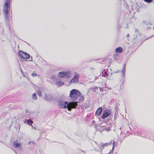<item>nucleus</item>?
I'll list each match as a JSON object with an SVG mask.
<instances>
[{
  "mask_svg": "<svg viewBox=\"0 0 154 154\" xmlns=\"http://www.w3.org/2000/svg\"><path fill=\"white\" fill-rule=\"evenodd\" d=\"M58 103V106L60 108H67L69 111H71L72 109L75 108L78 105L77 102H69L67 101H64V100L62 99L59 100Z\"/></svg>",
  "mask_w": 154,
  "mask_h": 154,
  "instance_id": "f257e3e1",
  "label": "nucleus"
},
{
  "mask_svg": "<svg viewBox=\"0 0 154 154\" xmlns=\"http://www.w3.org/2000/svg\"><path fill=\"white\" fill-rule=\"evenodd\" d=\"M81 95V92L79 90L73 89L70 92L69 97L73 99H77Z\"/></svg>",
  "mask_w": 154,
  "mask_h": 154,
  "instance_id": "f03ea898",
  "label": "nucleus"
},
{
  "mask_svg": "<svg viewBox=\"0 0 154 154\" xmlns=\"http://www.w3.org/2000/svg\"><path fill=\"white\" fill-rule=\"evenodd\" d=\"M3 13L6 21L9 22L12 15L11 11L10 10H3Z\"/></svg>",
  "mask_w": 154,
  "mask_h": 154,
  "instance_id": "7ed1b4c3",
  "label": "nucleus"
},
{
  "mask_svg": "<svg viewBox=\"0 0 154 154\" xmlns=\"http://www.w3.org/2000/svg\"><path fill=\"white\" fill-rule=\"evenodd\" d=\"M71 72L69 71L60 72H59V76L61 78L66 77L68 78L70 77Z\"/></svg>",
  "mask_w": 154,
  "mask_h": 154,
  "instance_id": "20e7f679",
  "label": "nucleus"
},
{
  "mask_svg": "<svg viewBox=\"0 0 154 154\" xmlns=\"http://www.w3.org/2000/svg\"><path fill=\"white\" fill-rule=\"evenodd\" d=\"M18 54L23 59H29L30 58L29 54L21 51L19 52Z\"/></svg>",
  "mask_w": 154,
  "mask_h": 154,
  "instance_id": "39448f33",
  "label": "nucleus"
},
{
  "mask_svg": "<svg viewBox=\"0 0 154 154\" xmlns=\"http://www.w3.org/2000/svg\"><path fill=\"white\" fill-rule=\"evenodd\" d=\"M111 114V112L108 109L104 110L101 117V118L104 119Z\"/></svg>",
  "mask_w": 154,
  "mask_h": 154,
  "instance_id": "423d86ee",
  "label": "nucleus"
},
{
  "mask_svg": "<svg viewBox=\"0 0 154 154\" xmlns=\"http://www.w3.org/2000/svg\"><path fill=\"white\" fill-rule=\"evenodd\" d=\"M111 127L108 126L107 124H106L105 125L103 126H101L100 128L101 131H106L107 132L111 130Z\"/></svg>",
  "mask_w": 154,
  "mask_h": 154,
  "instance_id": "0eeeda50",
  "label": "nucleus"
},
{
  "mask_svg": "<svg viewBox=\"0 0 154 154\" xmlns=\"http://www.w3.org/2000/svg\"><path fill=\"white\" fill-rule=\"evenodd\" d=\"M11 0H6V2L5 3L4 7L5 10H9L10 9Z\"/></svg>",
  "mask_w": 154,
  "mask_h": 154,
  "instance_id": "6e6552de",
  "label": "nucleus"
},
{
  "mask_svg": "<svg viewBox=\"0 0 154 154\" xmlns=\"http://www.w3.org/2000/svg\"><path fill=\"white\" fill-rule=\"evenodd\" d=\"M79 79V75H75L74 76L73 78L70 81V82L72 83L74 82H78Z\"/></svg>",
  "mask_w": 154,
  "mask_h": 154,
  "instance_id": "1a4fd4ad",
  "label": "nucleus"
},
{
  "mask_svg": "<svg viewBox=\"0 0 154 154\" xmlns=\"http://www.w3.org/2000/svg\"><path fill=\"white\" fill-rule=\"evenodd\" d=\"M105 145H106V146H107V144H104L103 143H101L98 146V147L99 148V149H96V150L97 151L101 152L102 150L104 148V146Z\"/></svg>",
  "mask_w": 154,
  "mask_h": 154,
  "instance_id": "9d476101",
  "label": "nucleus"
},
{
  "mask_svg": "<svg viewBox=\"0 0 154 154\" xmlns=\"http://www.w3.org/2000/svg\"><path fill=\"white\" fill-rule=\"evenodd\" d=\"M102 109L101 107H99L96 110L95 112V115L99 116L102 112Z\"/></svg>",
  "mask_w": 154,
  "mask_h": 154,
  "instance_id": "9b49d317",
  "label": "nucleus"
},
{
  "mask_svg": "<svg viewBox=\"0 0 154 154\" xmlns=\"http://www.w3.org/2000/svg\"><path fill=\"white\" fill-rule=\"evenodd\" d=\"M125 69L126 64H124L123 65V68L122 69V75L123 77L124 78H125Z\"/></svg>",
  "mask_w": 154,
  "mask_h": 154,
  "instance_id": "f8f14e48",
  "label": "nucleus"
},
{
  "mask_svg": "<svg viewBox=\"0 0 154 154\" xmlns=\"http://www.w3.org/2000/svg\"><path fill=\"white\" fill-rule=\"evenodd\" d=\"M123 49L121 47H119L116 48L115 51L117 53H121L122 52Z\"/></svg>",
  "mask_w": 154,
  "mask_h": 154,
  "instance_id": "ddd939ff",
  "label": "nucleus"
},
{
  "mask_svg": "<svg viewBox=\"0 0 154 154\" xmlns=\"http://www.w3.org/2000/svg\"><path fill=\"white\" fill-rule=\"evenodd\" d=\"M33 123V121L31 119H29L27 120V122L26 123V124L28 125H31L32 127H33L32 124Z\"/></svg>",
  "mask_w": 154,
  "mask_h": 154,
  "instance_id": "4468645a",
  "label": "nucleus"
},
{
  "mask_svg": "<svg viewBox=\"0 0 154 154\" xmlns=\"http://www.w3.org/2000/svg\"><path fill=\"white\" fill-rule=\"evenodd\" d=\"M14 145L15 147L17 148L18 147H20L21 145V144L17 142V140H16L14 142Z\"/></svg>",
  "mask_w": 154,
  "mask_h": 154,
  "instance_id": "2eb2a0df",
  "label": "nucleus"
},
{
  "mask_svg": "<svg viewBox=\"0 0 154 154\" xmlns=\"http://www.w3.org/2000/svg\"><path fill=\"white\" fill-rule=\"evenodd\" d=\"M133 10H129V15H130V17L132 18L134 17V15L135 14V12L133 11Z\"/></svg>",
  "mask_w": 154,
  "mask_h": 154,
  "instance_id": "dca6fc26",
  "label": "nucleus"
},
{
  "mask_svg": "<svg viewBox=\"0 0 154 154\" xmlns=\"http://www.w3.org/2000/svg\"><path fill=\"white\" fill-rule=\"evenodd\" d=\"M32 99L34 100H36L37 99V96L35 93L33 94L32 96Z\"/></svg>",
  "mask_w": 154,
  "mask_h": 154,
  "instance_id": "f3484780",
  "label": "nucleus"
},
{
  "mask_svg": "<svg viewBox=\"0 0 154 154\" xmlns=\"http://www.w3.org/2000/svg\"><path fill=\"white\" fill-rule=\"evenodd\" d=\"M56 84L58 86H60L63 84V83H61L60 82H56Z\"/></svg>",
  "mask_w": 154,
  "mask_h": 154,
  "instance_id": "a211bd4d",
  "label": "nucleus"
},
{
  "mask_svg": "<svg viewBox=\"0 0 154 154\" xmlns=\"http://www.w3.org/2000/svg\"><path fill=\"white\" fill-rule=\"evenodd\" d=\"M91 90L93 91V92H95L96 91V90L94 88H90L89 89L88 91V92L89 91Z\"/></svg>",
  "mask_w": 154,
  "mask_h": 154,
  "instance_id": "6ab92c4d",
  "label": "nucleus"
},
{
  "mask_svg": "<svg viewBox=\"0 0 154 154\" xmlns=\"http://www.w3.org/2000/svg\"><path fill=\"white\" fill-rule=\"evenodd\" d=\"M143 23L145 24H146L147 26H148L149 25H152V24L150 23H146L145 21H143Z\"/></svg>",
  "mask_w": 154,
  "mask_h": 154,
  "instance_id": "aec40b11",
  "label": "nucleus"
},
{
  "mask_svg": "<svg viewBox=\"0 0 154 154\" xmlns=\"http://www.w3.org/2000/svg\"><path fill=\"white\" fill-rule=\"evenodd\" d=\"M84 100L83 97H81L79 99V102H82Z\"/></svg>",
  "mask_w": 154,
  "mask_h": 154,
  "instance_id": "412c9836",
  "label": "nucleus"
},
{
  "mask_svg": "<svg viewBox=\"0 0 154 154\" xmlns=\"http://www.w3.org/2000/svg\"><path fill=\"white\" fill-rule=\"evenodd\" d=\"M144 1L149 3L151 2H152V0H144Z\"/></svg>",
  "mask_w": 154,
  "mask_h": 154,
  "instance_id": "4be33fe9",
  "label": "nucleus"
},
{
  "mask_svg": "<svg viewBox=\"0 0 154 154\" xmlns=\"http://www.w3.org/2000/svg\"><path fill=\"white\" fill-rule=\"evenodd\" d=\"M31 75L33 77H35V76H37V74L36 73H32V74H31Z\"/></svg>",
  "mask_w": 154,
  "mask_h": 154,
  "instance_id": "5701e85b",
  "label": "nucleus"
},
{
  "mask_svg": "<svg viewBox=\"0 0 154 154\" xmlns=\"http://www.w3.org/2000/svg\"><path fill=\"white\" fill-rule=\"evenodd\" d=\"M37 94L39 97L42 96V93L40 91H38L37 92Z\"/></svg>",
  "mask_w": 154,
  "mask_h": 154,
  "instance_id": "b1692460",
  "label": "nucleus"
},
{
  "mask_svg": "<svg viewBox=\"0 0 154 154\" xmlns=\"http://www.w3.org/2000/svg\"><path fill=\"white\" fill-rule=\"evenodd\" d=\"M107 70H105L104 71H105L104 72L105 73V74H104V75H103L104 74L103 73H102V76H104L105 77V75H106V72L107 71H106Z\"/></svg>",
  "mask_w": 154,
  "mask_h": 154,
  "instance_id": "393cba45",
  "label": "nucleus"
},
{
  "mask_svg": "<svg viewBox=\"0 0 154 154\" xmlns=\"http://www.w3.org/2000/svg\"><path fill=\"white\" fill-rule=\"evenodd\" d=\"M135 32L137 34L139 33L138 31V30L137 29H135Z\"/></svg>",
  "mask_w": 154,
  "mask_h": 154,
  "instance_id": "a878e982",
  "label": "nucleus"
},
{
  "mask_svg": "<svg viewBox=\"0 0 154 154\" xmlns=\"http://www.w3.org/2000/svg\"><path fill=\"white\" fill-rule=\"evenodd\" d=\"M100 90V91H103V88L99 87Z\"/></svg>",
  "mask_w": 154,
  "mask_h": 154,
  "instance_id": "bb28decb",
  "label": "nucleus"
},
{
  "mask_svg": "<svg viewBox=\"0 0 154 154\" xmlns=\"http://www.w3.org/2000/svg\"><path fill=\"white\" fill-rule=\"evenodd\" d=\"M27 122V120H25L24 121V123H26Z\"/></svg>",
  "mask_w": 154,
  "mask_h": 154,
  "instance_id": "cd10ccee",
  "label": "nucleus"
},
{
  "mask_svg": "<svg viewBox=\"0 0 154 154\" xmlns=\"http://www.w3.org/2000/svg\"><path fill=\"white\" fill-rule=\"evenodd\" d=\"M94 89H95V90H97V89H98V87H94Z\"/></svg>",
  "mask_w": 154,
  "mask_h": 154,
  "instance_id": "c85d7f7f",
  "label": "nucleus"
},
{
  "mask_svg": "<svg viewBox=\"0 0 154 154\" xmlns=\"http://www.w3.org/2000/svg\"><path fill=\"white\" fill-rule=\"evenodd\" d=\"M129 36L130 35H129V34H127V35H126V37H129Z\"/></svg>",
  "mask_w": 154,
  "mask_h": 154,
  "instance_id": "c756f323",
  "label": "nucleus"
},
{
  "mask_svg": "<svg viewBox=\"0 0 154 154\" xmlns=\"http://www.w3.org/2000/svg\"><path fill=\"white\" fill-rule=\"evenodd\" d=\"M32 143V142H29L28 143V144H29V145H30Z\"/></svg>",
  "mask_w": 154,
  "mask_h": 154,
  "instance_id": "7c9ffc66",
  "label": "nucleus"
},
{
  "mask_svg": "<svg viewBox=\"0 0 154 154\" xmlns=\"http://www.w3.org/2000/svg\"><path fill=\"white\" fill-rule=\"evenodd\" d=\"M152 37H154V35H152V36H150V37L149 38H151Z\"/></svg>",
  "mask_w": 154,
  "mask_h": 154,
  "instance_id": "2f4dec72",
  "label": "nucleus"
},
{
  "mask_svg": "<svg viewBox=\"0 0 154 154\" xmlns=\"http://www.w3.org/2000/svg\"><path fill=\"white\" fill-rule=\"evenodd\" d=\"M29 61H32V57H31V60H29Z\"/></svg>",
  "mask_w": 154,
  "mask_h": 154,
  "instance_id": "473e14b6",
  "label": "nucleus"
},
{
  "mask_svg": "<svg viewBox=\"0 0 154 154\" xmlns=\"http://www.w3.org/2000/svg\"><path fill=\"white\" fill-rule=\"evenodd\" d=\"M147 29H151V27H149L147 28Z\"/></svg>",
  "mask_w": 154,
  "mask_h": 154,
  "instance_id": "72a5a7b5",
  "label": "nucleus"
},
{
  "mask_svg": "<svg viewBox=\"0 0 154 154\" xmlns=\"http://www.w3.org/2000/svg\"><path fill=\"white\" fill-rule=\"evenodd\" d=\"M121 28V27L120 26H118V28Z\"/></svg>",
  "mask_w": 154,
  "mask_h": 154,
  "instance_id": "f704fd0d",
  "label": "nucleus"
},
{
  "mask_svg": "<svg viewBox=\"0 0 154 154\" xmlns=\"http://www.w3.org/2000/svg\"><path fill=\"white\" fill-rule=\"evenodd\" d=\"M32 143L33 144H35V143H34V142H32Z\"/></svg>",
  "mask_w": 154,
  "mask_h": 154,
  "instance_id": "c9c22d12",
  "label": "nucleus"
},
{
  "mask_svg": "<svg viewBox=\"0 0 154 154\" xmlns=\"http://www.w3.org/2000/svg\"><path fill=\"white\" fill-rule=\"evenodd\" d=\"M32 127V128H34V129H36V128H34V127L33 126V127Z\"/></svg>",
  "mask_w": 154,
  "mask_h": 154,
  "instance_id": "e433bc0d",
  "label": "nucleus"
},
{
  "mask_svg": "<svg viewBox=\"0 0 154 154\" xmlns=\"http://www.w3.org/2000/svg\"><path fill=\"white\" fill-rule=\"evenodd\" d=\"M122 128H121V127H120V128H119V130H121Z\"/></svg>",
  "mask_w": 154,
  "mask_h": 154,
  "instance_id": "4c0bfd02",
  "label": "nucleus"
},
{
  "mask_svg": "<svg viewBox=\"0 0 154 154\" xmlns=\"http://www.w3.org/2000/svg\"><path fill=\"white\" fill-rule=\"evenodd\" d=\"M2 29V27L1 26H0V29Z\"/></svg>",
  "mask_w": 154,
  "mask_h": 154,
  "instance_id": "58836bf2",
  "label": "nucleus"
},
{
  "mask_svg": "<svg viewBox=\"0 0 154 154\" xmlns=\"http://www.w3.org/2000/svg\"><path fill=\"white\" fill-rule=\"evenodd\" d=\"M27 43L28 45H29V44H28Z\"/></svg>",
  "mask_w": 154,
  "mask_h": 154,
  "instance_id": "ea45409f",
  "label": "nucleus"
},
{
  "mask_svg": "<svg viewBox=\"0 0 154 154\" xmlns=\"http://www.w3.org/2000/svg\"><path fill=\"white\" fill-rule=\"evenodd\" d=\"M153 29H154V26L153 27Z\"/></svg>",
  "mask_w": 154,
  "mask_h": 154,
  "instance_id": "a19ab883",
  "label": "nucleus"
}]
</instances>
